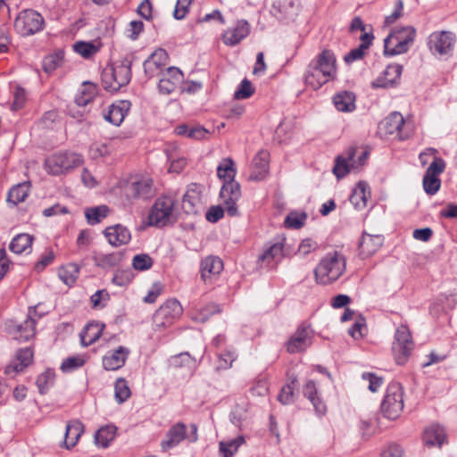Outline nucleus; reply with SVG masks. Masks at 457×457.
<instances>
[{
	"mask_svg": "<svg viewBox=\"0 0 457 457\" xmlns=\"http://www.w3.org/2000/svg\"><path fill=\"white\" fill-rule=\"evenodd\" d=\"M218 177L224 180L220 196L223 200L227 214L230 217L238 215L237 203L241 197L240 185L235 181L236 170L234 162L226 158L217 168Z\"/></svg>",
	"mask_w": 457,
	"mask_h": 457,
	"instance_id": "obj_1",
	"label": "nucleus"
},
{
	"mask_svg": "<svg viewBox=\"0 0 457 457\" xmlns=\"http://www.w3.org/2000/svg\"><path fill=\"white\" fill-rule=\"evenodd\" d=\"M336 57L329 50H323L312 60L305 71L304 80L307 86L317 90L336 77Z\"/></svg>",
	"mask_w": 457,
	"mask_h": 457,
	"instance_id": "obj_2",
	"label": "nucleus"
},
{
	"mask_svg": "<svg viewBox=\"0 0 457 457\" xmlns=\"http://www.w3.org/2000/svg\"><path fill=\"white\" fill-rule=\"evenodd\" d=\"M345 267L346 261L341 253H328L314 269L315 280L320 285L332 284L343 275Z\"/></svg>",
	"mask_w": 457,
	"mask_h": 457,
	"instance_id": "obj_3",
	"label": "nucleus"
},
{
	"mask_svg": "<svg viewBox=\"0 0 457 457\" xmlns=\"http://www.w3.org/2000/svg\"><path fill=\"white\" fill-rule=\"evenodd\" d=\"M132 57H125L120 62L107 66L102 72V84L105 90L117 92L131 79Z\"/></svg>",
	"mask_w": 457,
	"mask_h": 457,
	"instance_id": "obj_4",
	"label": "nucleus"
},
{
	"mask_svg": "<svg viewBox=\"0 0 457 457\" xmlns=\"http://www.w3.org/2000/svg\"><path fill=\"white\" fill-rule=\"evenodd\" d=\"M415 36L416 30L411 26L395 29L384 40L385 55L394 56L406 53Z\"/></svg>",
	"mask_w": 457,
	"mask_h": 457,
	"instance_id": "obj_5",
	"label": "nucleus"
},
{
	"mask_svg": "<svg viewBox=\"0 0 457 457\" xmlns=\"http://www.w3.org/2000/svg\"><path fill=\"white\" fill-rule=\"evenodd\" d=\"M175 199L170 195H162L156 199L148 214V225L164 227L173 219Z\"/></svg>",
	"mask_w": 457,
	"mask_h": 457,
	"instance_id": "obj_6",
	"label": "nucleus"
},
{
	"mask_svg": "<svg viewBox=\"0 0 457 457\" xmlns=\"http://www.w3.org/2000/svg\"><path fill=\"white\" fill-rule=\"evenodd\" d=\"M403 409V388L398 382H392L386 387V393L381 403L383 415L395 420Z\"/></svg>",
	"mask_w": 457,
	"mask_h": 457,
	"instance_id": "obj_7",
	"label": "nucleus"
},
{
	"mask_svg": "<svg viewBox=\"0 0 457 457\" xmlns=\"http://www.w3.org/2000/svg\"><path fill=\"white\" fill-rule=\"evenodd\" d=\"M413 347L414 342L409 328L405 325L399 326L395 331V340L392 345V351L396 363L399 365L405 364Z\"/></svg>",
	"mask_w": 457,
	"mask_h": 457,
	"instance_id": "obj_8",
	"label": "nucleus"
},
{
	"mask_svg": "<svg viewBox=\"0 0 457 457\" xmlns=\"http://www.w3.org/2000/svg\"><path fill=\"white\" fill-rule=\"evenodd\" d=\"M81 155L74 153H59L48 157L45 162L47 171L52 175L62 174L82 163Z\"/></svg>",
	"mask_w": 457,
	"mask_h": 457,
	"instance_id": "obj_9",
	"label": "nucleus"
},
{
	"mask_svg": "<svg viewBox=\"0 0 457 457\" xmlns=\"http://www.w3.org/2000/svg\"><path fill=\"white\" fill-rule=\"evenodd\" d=\"M183 312L180 303L176 299L166 301L153 315L154 328H163L170 326Z\"/></svg>",
	"mask_w": 457,
	"mask_h": 457,
	"instance_id": "obj_10",
	"label": "nucleus"
},
{
	"mask_svg": "<svg viewBox=\"0 0 457 457\" xmlns=\"http://www.w3.org/2000/svg\"><path fill=\"white\" fill-rule=\"evenodd\" d=\"M44 18L34 10H23L15 19L14 28L21 36H30L43 29Z\"/></svg>",
	"mask_w": 457,
	"mask_h": 457,
	"instance_id": "obj_11",
	"label": "nucleus"
},
{
	"mask_svg": "<svg viewBox=\"0 0 457 457\" xmlns=\"http://www.w3.org/2000/svg\"><path fill=\"white\" fill-rule=\"evenodd\" d=\"M355 154L356 148L350 147L344 155H338L336 158L333 173L337 179H342L346 176L351 169H358L364 165L368 158V152H362L357 160L354 159Z\"/></svg>",
	"mask_w": 457,
	"mask_h": 457,
	"instance_id": "obj_12",
	"label": "nucleus"
},
{
	"mask_svg": "<svg viewBox=\"0 0 457 457\" xmlns=\"http://www.w3.org/2000/svg\"><path fill=\"white\" fill-rule=\"evenodd\" d=\"M312 330L309 326L301 324L287 342L289 353L304 352L312 345Z\"/></svg>",
	"mask_w": 457,
	"mask_h": 457,
	"instance_id": "obj_13",
	"label": "nucleus"
},
{
	"mask_svg": "<svg viewBox=\"0 0 457 457\" xmlns=\"http://www.w3.org/2000/svg\"><path fill=\"white\" fill-rule=\"evenodd\" d=\"M125 194L129 198L134 199H148L152 197L154 194L152 179H132L125 187Z\"/></svg>",
	"mask_w": 457,
	"mask_h": 457,
	"instance_id": "obj_14",
	"label": "nucleus"
},
{
	"mask_svg": "<svg viewBox=\"0 0 457 457\" xmlns=\"http://www.w3.org/2000/svg\"><path fill=\"white\" fill-rule=\"evenodd\" d=\"M455 43V36L450 31L434 32L428 37V46L432 53L447 54Z\"/></svg>",
	"mask_w": 457,
	"mask_h": 457,
	"instance_id": "obj_15",
	"label": "nucleus"
},
{
	"mask_svg": "<svg viewBox=\"0 0 457 457\" xmlns=\"http://www.w3.org/2000/svg\"><path fill=\"white\" fill-rule=\"evenodd\" d=\"M159 77L158 88L164 95H170L174 92L184 79L182 71L176 67L167 68L164 71H162Z\"/></svg>",
	"mask_w": 457,
	"mask_h": 457,
	"instance_id": "obj_16",
	"label": "nucleus"
},
{
	"mask_svg": "<svg viewBox=\"0 0 457 457\" xmlns=\"http://www.w3.org/2000/svg\"><path fill=\"white\" fill-rule=\"evenodd\" d=\"M404 120L400 112H395L388 115L379 125V129L385 135H395L401 140L409 137L407 133H403V127Z\"/></svg>",
	"mask_w": 457,
	"mask_h": 457,
	"instance_id": "obj_17",
	"label": "nucleus"
},
{
	"mask_svg": "<svg viewBox=\"0 0 457 457\" xmlns=\"http://www.w3.org/2000/svg\"><path fill=\"white\" fill-rule=\"evenodd\" d=\"M168 54L164 49L159 48L154 51L144 62V71L148 78L160 76L162 71H164L163 67L168 61Z\"/></svg>",
	"mask_w": 457,
	"mask_h": 457,
	"instance_id": "obj_18",
	"label": "nucleus"
},
{
	"mask_svg": "<svg viewBox=\"0 0 457 457\" xmlns=\"http://www.w3.org/2000/svg\"><path fill=\"white\" fill-rule=\"evenodd\" d=\"M284 238L264 245L263 252L258 257L261 267H269L272 262H278L283 257Z\"/></svg>",
	"mask_w": 457,
	"mask_h": 457,
	"instance_id": "obj_19",
	"label": "nucleus"
},
{
	"mask_svg": "<svg viewBox=\"0 0 457 457\" xmlns=\"http://www.w3.org/2000/svg\"><path fill=\"white\" fill-rule=\"evenodd\" d=\"M446 432L439 424H432L427 427L422 434V443L428 448H441L446 442Z\"/></svg>",
	"mask_w": 457,
	"mask_h": 457,
	"instance_id": "obj_20",
	"label": "nucleus"
},
{
	"mask_svg": "<svg viewBox=\"0 0 457 457\" xmlns=\"http://www.w3.org/2000/svg\"><path fill=\"white\" fill-rule=\"evenodd\" d=\"M201 186L191 184L183 195L182 207L187 213H197L202 208Z\"/></svg>",
	"mask_w": 457,
	"mask_h": 457,
	"instance_id": "obj_21",
	"label": "nucleus"
},
{
	"mask_svg": "<svg viewBox=\"0 0 457 457\" xmlns=\"http://www.w3.org/2000/svg\"><path fill=\"white\" fill-rule=\"evenodd\" d=\"M32 360L33 352L29 347L19 349L16 353L15 359L6 366L4 372L10 376L22 372L32 363Z\"/></svg>",
	"mask_w": 457,
	"mask_h": 457,
	"instance_id": "obj_22",
	"label": "nucleus"
},
{
	"mask_svg": "<svg viewBox=\"0 0 457 457\" xmlns=\"http://www.w3.org/2000/svg\"><path fill=\"white\" fill-rule=\"evenodd\" d=\"M130 351L125 346L108 352L103 358V366L106 370H117L124 366Z\"/></svg>",
	"mask_w": 457,
	"mask_h": 457,
	"instance_id": "obj_23",
	"label": "nucleus"
},
{
	"mask_svg": "<svg viewBox=\"0 0 457 457\" xmlns=\"http://www.w3.org/2000/svg\"><path fill=\"white\" fill-rule=\"evenodd\" d=\"M187 427L182 422H178L171 426L166 433V438L162 441L161 448L162 452H168L170 449L177 446L186 438Z\"/></svg>",
	"mask_w": 457,
	"mask_h": 457,
	"instance_id": "obj_24",
	"label": "nucleus"
},
{
	"mask_svg": "<svg viewBox=\"0 0 457 457\" xmlns=\"http://www.w3.org/2000/svg\"><path fill=\"white\" fill-rule=\"evenodd\" d=\"M250 32V27L246 21H239L232 29H228L223 36L222 40L227 46H236L242 39L246 37Z\"/></svg>",
	"mask_w": 457,
	"mask_h": 457,
	"instance_id": "obj_25",
	"label": "nucleus"
},
{
	"mask_svg": "<svg viewBox=\"0 0 457 457\" xmlns=\"http://www.w3.org/2000/svg\"><path fill=\"white\" fill-rule=\"evenodd\" d=\"M130 106L131 104L129 101H117L109 106L108 112L104 115V119L115 126H120L128 114Z\"/></svg>",
	"mask_w": 457,
	"mask_h": 457,
	"instance_id": "obj_26",
	"label": "nucleus"
},
{
	"mask_svg": "<svg viewBox=\"0 0 457 457\" xmlns=\"http://www.w3.org/2000/svg\"><path fill=\"white\" fill-rule=\"evenodd\" d=\"M270 154L267 151H260L253 159V168L249 179L254 181L262 180L269 170Z\"/></svg>",
	"mask_w": 457,
	"mask_h": 457,
	"instance_id": "obj_27",
	"label": "nucleus"
},
{
	"mask_svg": "<svg viewBox=\"0 0 457 457\" xmlns=\"http://www.w3.org/2000/svg\"><path fill=\"white\" fill-rule=\"evenodd\" d=\"M384 238L381 235H370L364 232L359 244L360 254L362 258L374 254L381 247Z\"/></svg>",
	"mask_w": 457,
	"mask_h": 457,
	"instance_id": "obj_28",
	"label": "nucleus"
},
{
	"mask_svg": "<svg viewBox=\"0 0 457 457\" xmlns=\"http://www.w3.org/2000/svg\"><path fill=\"white\" fill-rule=\"evenodd\" d=\"M104 236L108 239V242L113 246L126 245L131 238L129 230L120 224L107 228L104 230Z\"/></svg>",
	"mask_w": 457,
	"mask_h": 457,
	"instance_id": "obj_29",
	"label": "nucleus"
},
{
	"mask_svg": "<svg viewBox=\"0 0 457 457\" xmlns=\"http://www.w3.org/2000/svg\"><path fill=\"white\" fill-rule=\"evenodd\" d=\"M104 324L96 321L89 322L80 333V341L83 346L94 344L102 335Z\"/></svg>",
	"mask_w": 457,
	"mask_h": 457,
	"instance_id": "obj_30",
	"label": "nucleus"
},
{
	"mask_svg": "<svg viewBox=\"0 0 457 457\" xmlns=\"http://www.w3.org/2000/svg\"><path fill=\"white\" fill-rule=\"evenodd\" d=\"M303 395L312 403L315 411L318 414L323 415L326 412L327 407L323 401L318 396L316 385L313 380L306 381L303 388Z\"/></svg>",
	"mask_w": 457,
	"mask_h": 457,
	"instance_id": "obj_31",
	"label": "nucleus"
},
{
	"mask_svg": "<svg viewBox=\"0 0 457 457\" xmlns=\"http://www.w3.org/2000/svg\"><path fill=\"white\" fill-rule=\"evenodd\" d=\"M333 104L339 112H353L355 109V95L349 91L338 92L333 96Z\"/></svg>",
	"mask_w": 457,
	"mask_h": 457,
	"instance_id": "obj_32",
	"label": "nucleus"
},
{
	"mask_svg": "<svg viewBox=\"0 0 457 457\" xmlns=\"http://www.w3.org/2000/svg\"><path fill=\"white\" fill-rule=\"evenodd\" d=\"M370 195L368 184L364 181H359L350 195L351 204L358 210H361L367 205V199Z\"/></svg>",
	"mask_w": 457,
	"mask_h": 457,
	"instance_id": "obj_33",
	"label": "nucleus"
},
{
	"mask_svg": "<svg viewBox=\"0 0 457 457\" xmlns=\"http://www.w3.org/2000/svg\"><path fill=\"white\" fill-rule=\"evenodd\" d=\"M84 432V426L79 420L70 421L66 426L64 445L67 449L74 447Z\"/></svg>",
	"mask_w": 457,
	"mask_h": 457,
	"instance_id": "obj_34",
	"label": "nucleus"
},
{
	"mask_svg": "<svg viewBox=\"0 0 457 457\" xmlns=\"http://www.w3.org/2000/svg\"><path fill=\"white\" fill-rule=\"evenodd\" d=\"M403 71V66L399 64H391L384 71V79H378L372 83L375 87H386L392 86L399 79Z\"/></svg>",
	"mask_w": 457,
	"mask_h": 457,
	"instance_id": "obj_35",
	"label": "nucleus"
},
{
	"mask_svg": "<svg viewBox=\"0 0 457 457\" xmlns=\"http://www.w3.org/2000/svg\"><path fill=\"white\" fill-rule=\"evenodd\" d=\"M223 270L222 261L216 256H207L201 262V276L206 280L212 275L220 274Z\"/></svg>",
	"mask_w": 457,
	"mask_h": 457,
	"instance_id": "obj_36",
	"label": "nucleus"
},
{
	"mask_svg": "<svg viewBox=\"0 0 457 457\" xmlns=\"http://www.w3.org/2000/svg\"><path fill=\"white\" fill-rule=\"evenodd\" d=\"M30 189L29 182H22L13 186L8 193L7 201L14 206L25 201Z\"/></svg>",
	"mask_w": 457,
	"mask_h": 457,
	"instance_id": "obj_37",
	"label": "nucleus"
},
{
	"mask_svg": "<svg viewBox=\"0 0 457 457\" xmlns=\"http://www.w3.org/2000/svg\"><path fill=\"white\" fill-rule=\"evenodd\" d=\"M34 237L33 236L21 233L16 235L9 245V249L16 254L24 253L27 249L31 248Z\"/></svg>",
	"mask_w": 457,
	"mask_h": 457,
	"instance_id": "obj_38",
	"label": "nucleus"
},
{
	"mask_svg": "<svg viewBox=\"0 0 457 457\" xmlns=\"http://www.w3.org/2000/svg\"><path fill=\"white\" fill-rule=\"evenodd\" d=\"M116 427L108 425L97 430L95 436L96 444L103 448L109 446L110 443L114 439Z\"/></svg>",
	"mask_w": 457,
	"mask_h": 457,
	"instance_id": "obj_39",
	"label": "nucleus"
},
{
	"mask_svg": "<svg viewBox=\"0 0 457 457\" xmlns=\"http://www.w3.org/2000/svg\"><path fill=\"white\" fill-rule=\"evenodd\" d=\"M109 208L106 205H99L96 207L87 208L85 211V216L87 223L90 225L98 224L107 217Z\"/></svg>",
	"mask_w": 457,
	"mask_h": 457,
	"instance_id": "obj_40",
	"label": "nucleus"
},
{
	"mask_svg": "<svg viewBox=\"0 0 457 457\" xmlns=\"http://www.w3.org/2000/svg\"><path fill=\"white\" fill-rule=\"evenodd\" d=\"M122 253L120 252H115L107 254H98L96 258V264L101 268H112L117 266L122 260Z\"/></svg>",
	"mask_w": 457,
	"mask_h": 457,
	"instance_id": "obj_41",
	"label": "nucleus"
},
{
	"mask_svg": "<svg viewBox=\"0 0 457 457\" xmlns=\"http://www.w3.org/2000/svg\"><path fill=\"white\" fill-rule=\"evenodd\" d=\"M297 386V378H291L290 382L285 385L281 390L279 395H278V400L282 404H290L294 403L295 400V394L294 391Z\"/></svg>",
	"mask_w": 457,
	"mask_h": 457,
	"instance_id": "obj_42",
	"label": "nucleus"
},
{
	"mask_svg": "<svg viewBox=\"0 0 457 457\" xmlns=\"http://www.w3.org/2000/svg\"><path fill=\"white\" fill-rule=\"evenodd\" d=\"M306 219L307 214L304 212L293 211L286 217L284 224L288 228L299 229L304 225Z\"/></svg>",
	"mask_w": 457,
	"mask_h": 457,
	"instance_id": "obj_43",
	"label": "nucleus"
},
{
	"mask_svg": "<svg viewBox=\"0 0 457 457\" xmlns=\"http://www.w3.org/2000/svg\"><path fill=\"white\" fill-rule=\"evenodd\" d=\"M114 392H115V400L119 403H122L127 401L131 395L130 389L129 387L128 382L123 378H119L114 385Z\"/></svg>",
	"mask_w": 457,
	"mask_h": 457,
	"instance_id": "obj_44",
	"label": "nucleus"
},
{
	"mask_svg": "<svg viewBox=\"0 0 457 457\" xmlns=\"http://www.w3.org/2000/svg\"><path fill=\"white\" fill-rule=\"evenodd\" d=\"M36 320L29 315L21 324L16 326V331L20 333V337L23 340H29L35 335Z\"/></svg>",
	"mask_w": 457,
	"mask_h": 457,
	"instance_id": "obj_45",
	"label": "nucleus"
},
{
	"mask_svg": "<svg viewBox=\"0 0 457 457\" xmlns=\"http://www.w3.org/2000/svg\"><path fill=\"white\" fill-rule=\"evenodd\" d=\"M245 442L243 436H237V438L228 442H220V452L224 457H232L237 451L238 447Z\"/></svg>",
	"mask_w": 457,
	"mask_h": 457,
	"instance_id": "obj_46",
	"label": "nucleus"
},
{
	"mask_svg": "<svg viewBox=\"0 0 457 457\" xmlns=\"http://www.w3.org/2000/svg\"><path fill=\"white\" fill-rule=\"evenodd\" d=\"M63 59V52L62 51H57L52 54H49L46 56L43 60V70L46 73H51L54 71L57 67H59Z\"/></svg>",
	"mask_w": 457,
	"mask_h": 457,
	"instance_id": "obj_47",
	"label": "nucleus"
},
{
	"mask_svg": "<svg viewBox=\"0 0 457 457\" xmlns=\"http://www.w3.org/2000/svg\"><path fill=\"white\" fill-rule=\"evenodd\" d=\"M73 49L84 58H90L99 50V46L92 42L79 41L74 44Z\"/></svg>",
	"mask_w": 457,
	"mask_h": 457,
	"instance_id": "obj_48",
	"label": "nucleus"
},
{
	"mask_svg": "<svg viewBox=\"0 0 457 457\" xmlns=\"http://www.w3.org/2000/svg\"><path fill=\"white\" fill-rule=\"evenodd\" d=\"M423 188L424 191L430 195H435L441 187V180L437 176L426 174L423 177Z\"/></svg>",
	"mask_w": 457,
	"mask_h": 457,
	"instance_id": "obj_49",
	"label": "nucleus"
},
{
	"mask_svg": "<svg viewBox=\"0 0 457 457\" xmlns=\"http://www.w3.org/2000/svg\"><path fill=\"white\" fill-rule=\"evenodd\" d=\"M54 372L51 370H46L37 377L36 384L40 394H45L48 387L54 384Z\"/></svg>",
	"mask_w": 457,
	"mask_h": 457,
	"instance_id": "obj_50",
	"label": "nucleus"
},
{
	"mask_svg": "<svg viewBox=\"0 0 457 457\" xmlns=\"http://www.w3.org/2000/svg\"><path fill=\"white\" fill-rule=\"evenodd\" d=\"M78 273L79 268L74 264L68 265L59 270V277L66 285L74 283Z\"/></svg>",
	"mask_w": 457,
	"mask_h": 457,
	"instance_id": "obj_51",
	"label": "nucleus"
},
{
	"mask_svg": "<svg viewBox=\"0 0 457 457\" xmlns=\"http://www.w3.org/2000/svg\"><path fill=\"white\" fill-rule=\"evenodd\" d=\"M87 88L82 92L80 96H78L75 99L76 104L79 106H86L87 104L93 101L96 88L93 84L87 83Z\"/></svg>",
	"mask_w": 457,
	"mask_h": 457,
	"instance_id": "obj_52",
	"label": "nucleus"
},
{
	"mask_svg": "<svg viewBox=\"0 0 457 457\" xmlns=\"http://www.w3.org/2000/svg\"><path fill=\"white\" fill-rule=\"evenodd\" d=\"M254 93V88L253 87L252 83L245 79L239 84L237 89L235 91L234 98L235 99H247L252 96Z\"/></svg>",
	"mask_w": 457,
	"mask_h": 457,
	"instance_id": "obj_53",
	"label": "nucleus"
},
{
	"mask_svg": "<svg viewBox=\"0 0 457 457\" xmlns=\"http://www.w3.org/2000/svg\"><path fill=\"white\" fill-rule=\"evenodd\" d=\"M132 266L137 270H146L153 266V260L146 253L137 254L132 260Z\"/></svg>",
	"mask_w": 457,
	"mask_h": 457,
	"instance_id": "obj_54",
	"label": "nucleus"
},
{
	"mask_svg": "<svg viewBox=\"0 0 457 457\" xmlns=\"http://www.w3.org/2000/svg\"><path fill=\"white\" fill-rule=\"evenodd\" d=\"M85 363V360L81 356H71L67 359H65L62 365L61 370L63 372H70L73 370H76L81 366H83Z\"/></svg>",
	"mask_w": 457,
	"mask_h": 457,
	"instance_id": "obj_55",
	"label": "nucleus"
},
{
	"mask_svg": "<svg viewBox=\"0 0 457 457\" xmlns=\"http://www.w3.org/2000/svg\"><path fill=\"white\" fill-rule=\"evenodd\" d=\"M109 294L105 290H97L90 297L91 305L93 308H103L105 306L106 302L109 300Z\"/></svg>",
	"mask_w": 457,
	"mask_h": 457,
	"instance_id": "obj_56",
	"label": "nucleus"
},
{
	"mask_svg": "<svg viewBox=\"0 0 457 457\" xmlns=\"http://www.w3.org/2000/svg\"><path fill=\"white\" fill-rule=\"evenodd\" d=\"M237 357V353L232 350H228L224 353L220 354L218 369L227 370L230 368Z\"/></svg>",
	"mask_w": 457,
	"mask_h": 457,
	"instance_id": "obj_57",
	"label": "nucleus"
},
{
	"mask_svg": "<svg viewBox=\"0 0 457 457\" xmlns=\"http://www.w3.org/2000/svg\"><path fill=\"white\" fill-rule=\"evenodd\" d=\"M445 168V161L442 158L435 155L433 162L430 163L425 173L438 177L441 173L444 172Z\"/></svg>",
	"mask_w": 457,
	"mask_h": 457,
	"instance_id": "obj_58",
	"label": "nucleus"
},
{
	"mask_svg": "<svg viewBox=\"0 0 457 457\" xmlns=\"http://www.w3.org/2000/svg\"><path fill=\"white\" fill-rule=\"evenodd\" d=\"M112 148L110 144H94L90 147V153L94 158L109 155Z\"/></svg>",
	"mask_w": 457,
	"mask_h": 457,
	"instance_id": "obj_59",
	"label": "nucleus"
},
{
	"mask_svg": "<svg viewBox=\"0 0 457 457\" xmlns=\"http://www.w3.org/2000/svg\"><path fill=\"white\" fill-rule=\"evenodd\" d=\"M362 378L369 381V389L371 392H377L383 384V378L370 372H364Z\"/></svg>",
	"mask_w": 457,
	"mask_h": 457,
	"instance_id": "obj_60",
	"label": "nucleus"
},
{
	"mask_svg": "<svg viewBox=\"0 0 457 457\" xmlns=\"http://www.w3.org/2000/svg\"><path fill=\"white\" fill-rule=\"evenodd\" d=\"M318 248L317 242L311 238H304L298 246L297 253L305 256Z\"/></svg>",
	"mask_w": 457,
	"mask_h": 457,
	"instance_id": "obj_61",
	"label": "nucleus"
},
{
	"mask_svg": "<svg viewBox=\"0 0 457 457\" xmlns=\"http://www.w3.org/2000/svg\"><path fill=\"white\" fill-rule=\"evenodd\" d=\"M224 212H227L224 203L222 202V206H212L208 210L206 219L211 222H217L223 217Z\"/></svg>",
	"mask_w": 457,
	"mask_h": 457,
	"instance_id": "obj_62",
	"label": "nucleus"
},
{
	"mask_svg": "<svg viewBox=\"0 0 457 457\" xmlns=\"http://www.w3.org/2000/svg\"><path fill=\"white\" fill-rule=\"evenodd\" d=\"M403 1L397 0L395 11L385 18V24L389 26L394 24L400 17L403 16Z\"/></svg>",
	"mask_w": 457,
	"mask_h": 457,
	"instance_id": "obj_63",
	"label": "nucleus"
},
{
	"mask_svg": "<svg viewBox=\"0 0 457 457\" xmlns=\"http://www.w3.org/2000/svg\"><path fill=\"white\" fill-rule=\"evenodd\" d=\"M189 4L190 0H178L173 12L174 18L177 20L183 19L188 12Z\"/></svg>",
	"mask_w": 457,
	"mask_h": 457,
	"instance_id": "obj_64",
	"label": "nucleus"
}]
</instances>
